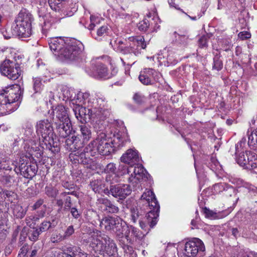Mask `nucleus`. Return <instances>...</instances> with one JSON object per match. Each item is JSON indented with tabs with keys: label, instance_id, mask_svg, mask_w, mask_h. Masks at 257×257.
<instances>
[{
	"label": "nucleus",
	"instance_id": "nucleus-1",
	"mask_svg": "<svg viewBox=\"0 0 257 257\" xmlns=\"http://www.w3.org/2000/svg\"><path fill=\"white\" fill-rule=\"evenodd\" d=\"M141 200L144 202V204L148 206L150 210L147 213L145 216L143 217L142 212L137 208H132L131 220L136 223L139 219L140 226L142 229L146 231L149 225L151 228L154 227L158 222L159 216L160 205L155 194L151 190L146 189L145 192L141 196ZM141 212H142L141 211Z\"/></svg>",
	"mask_w": 257,
	"mask_h": 257
},
{
	"label": "nucleus",
	"instance_id": "nucleus-2",
	"mask_svg": "<svg viewBox=\"0 0 257 257\" xmlns=\"http://www.w3.org/2000/svg\"><path fill=\"white\" fill-rule=\"evenodd\" d=\"M147 173L141 165L135 167L134 172L128 178L130 185L122 184L112 185L110 187L111 194L115 198L123 200L131 194L133 188L134 191L141 190V180L147 178Z\"/></svg>",
	"mask_w": 257,
	"mask_h": 257
},
{
	"label": "nucleus",
	"instance_id": "nucleus-3",
	"mask_svg": "<svg viewBox=\"0 0 257 257\" xmlns=\"http://www.w3.org/2000/svg\"><path fill=\"white\" fill-rule=\"evenodd\" d=\"M113 143L111 138H108L103 133H99L95 140L91 141L84 149V152L80 154L81 163L88 164L89 161V155L94 156L99 153L103 156H108L114 151Z\"/></svg>",
	"mask_w": 257,
	"mask_h": 257
},
{
	"label": "nucleus",
	"instance_id": "nucleus-4",
	"mask_svg": "<svg viewBox=\"0 0 257 257\" xmlns=\"http://www.w3.org/2000/svg\"><path fill=\"white\" fill-rule=\"evenodd\" d=\"M22 90L19 85H13L0 91V111L10 113L19 106Z\"/></svg>",
	"mask_w": 257,
	"mask_h": 257
},
{
	"label": "nucleus",
	"instance_id": "nucleus-5",
	"mask_svg": "<svg viewBox=\"0 0 257 257\" xmlns=\"http://www.w3.org/2000/svg\"><path fill=\"white\" fill-rule=\"evenodd\" d=\"M36 133L39 137V144L43 149L48 150L54 154L60 151L57 142L54 141V131L51 123L48 119L41 120L37 122Z\"/></svg>",
	"mask_w": 257,
	"mask_h": 257
},
{
	"label": "nucleus",
	"instance_id": "nucleus-6",
	"mask_svg": "<svg viewBox=\"0 0 257 257\" xmlns=\"http://www.w3.org/2000/svg\"><path fill=\"white\" fill-rule=\"evenodd\" d=\"M32 15L26 10H21L16 17L13 30L15 34L22 38L29 37L32 34Z\"/></svg>",
	"mask_w": 257,
	"mask_h": 257
},
{
	"label": "nucleus",
	"instance_id": "nucleus-7",
	"mask_svg": "<svg viewBox=\"0 0 257 257\" xmlns=\"http://www.w3.org/2000/svg\"><path fill=\"white\" fill-rule=\"evenodd\" d=\"M82 44L76 42L74 39H67V43L59 57L61 59L73 61L78 57L82 52Z\"/></svg>",
	"mask_w": 257,
	"mask_h": 257
},
{
	"label": "nucleus",
	"instance_id": "nucleus-8",
	"mask_svg": "<svg viewBox=\"0 0 257 257\" xmlns=\"http://www.w3.org/2000/svg\"><path fill=\"white\" fill-rule=\"evenodd\" d=\"M0 72L8 78L15 80L21 76L22 71L19 64L6 59L0 64Z\"/></svg>",
	"mask_w": 257,
	"mask_h": 257
},
{
	"label": "nucleus",
	"instance_id": "nucleus-9",
	"mask_svg": "<svg viewBox=\"0 0 257 257\" xmlns=\"http://www.w3.org/2000/svg\"><path fill=\"white\" fill-rule=\"evenodd\" d=\"M98 104L93 103V105H89L88 108L81 106H78L73 109L75 115L77 119L81 123H85L87 122V118H85V113H88V119L98 118L100 117V114L97 112V108Z\"/></svg>",
	"mask_w": 257,
	"mask_h": 257
},
{
	"label": "nucleus",
	"instance_id": "nucleus-10",
	"mask_svg": "<svg viewBox=\"0 0 257 257\" xmlns=\"http://www.w3.org/2000/svg\"><path fill=\"white\" fill-rule=\"evenodd\" d=\"M205 250L203 242L199 238H194L186 242L182 257H195L198 253Z\"/></svg>",
	"mask_w": 257,
	"mask_h": 257
},
{
	"label": "nucleus",
	"instance_id": "nucleus-11",
	"mask_svg": "<svg viewBox=\"0 0 257 257\" xmlns=\"http://www.w3.org/2000/svg\"><path fill=\"white\" fill-rule=\"evenodd\" d=\"M15 172L18 174L19 172L25 178L32 179L35 176L38 171V167L36 163L29 162L28 160L21 158L19 161V166L15 168Z\"/></svg>",
	"mask_w": 257,
	"mask_h": 257
},
{
	"label": "nucleus",
	"instance_id": "nucleus-12",
	"mask_svg": "<svg viewBox=\"0 0 257 257\" xmlns=\"http://www.w3.org/2000/svg\"><path fill=\"white\" fill-rule=\"evenodd\" d=\"M84 142L81 141L78 136H72L71 138H68L65 141V147L66 149L72 152H74V155L79 157V158H75L78 162L81 163L82 160H85L84 157L81 159L80 154L82 152L80 150L83 147Z\"/></svg>",
	"mask_w": 257,
	"mask_h": 257
},
{
	"label": "nucleus",
	"instance_id": "nucleus-13",
	"mask_svg": "<svg viewBox=\"0 0 257 257\" xmlns=\"http://www.w3.org/2000/svg\"><path fill=\"white\" fill-rule=\"evenodd\" d=\"M120 160L122 162L130 165L127 170L128 173L131 172V169H133V166L136 165L133 170L135 167H138V165L141 166V164L138 163L139 161V157L138 152L136 150L132 149L127 150L126 152L122 155L120 158ZM141 166L144 168L142 165Z\"/></svg>",
	"mask_w": 257,
	"mask_h": 257
},
{
	"label": "nucleus",
	"instance_id": "nucleus-14",
	"mask_svg": "<svg viewBox=\"0 0 257 257\" xmlns=\"http://www.w3.org/2000/svg\"><path fill=\"white\" fill-rule=\"evenodd\" d=\"M70 195H74L76 197H78L77 193L75 191L72 192H62L59 197L56 200V204L60 208H63L64 211H69L72 207V198Z\"/></svg>",
	"mask_w": 257,
	"mask_h": 257
},
{
	"label": "nucleus",
	"instance_id": "nucleus-15",
	"mask_svg": "<svg viewBox=\"0 0 257 257\" xmlns=\"http://www.w3.org/2000/svg\"><path fill=\"white\" fill-rule=\"evenodd\" d=\"M67 39H64L62 37L51 38L49 40V45L50 50L53 53L58 57L60 56L61 50L63 49L67 43Z\"/></svg>",
	"mask_w": 257,
	"mask_h": 257
},
{
	"label": "nucleus",
	"instance_id": "nucleus-16",
	"mask_svg": "<svg viewBox=\"0 0 257 257\" xmlns=\"http://www.w3.org/2000/svg\"><path fill=\"white\" fill-rule=\"evenodd\" d=\"M90 239V247L96 253V256L97 257L98 254L104 255L103 246L104 241L102 239V235L93 234L91 236Z\"/></svg>",
	"mask_w": 257,
	"mask_h": 257
},
{
	"label": "nucleus",
	"instance_id": "nucleus-17",
	"mask_svg": "<svg viewBox=\"0 0 257 257\" xmlns=\"http://www.w3.org/2000/svg\"><path fill=\"white\" fill-rule=\"evenodd\" d=\"M128 42L131 47L133 53L137 56L141 53V50L146 47L145 39L143 36L131 37L128 38Z\"/></svg>",
	"mask_w": 257,
	"mask_h": 257
},
{
	"label": "nucleus",
	"instance_id": "nucleus-18",
	"mask_svg": "<svg viewBox=\"0 0 257 257\" xmlns=\"http://www.w3.org/2000/svg\"><path fill=\"white\" fill-rule=\"evenodd\" d=\"M53 119L55 122L70 121L67 112V109L63 105H58L53 109Z\"/></svg>",
	"mask_w": 257,
	"mask_h": 257
},
{
	"label": "nucleus",
	"instance_id": "nucleus-19",
	"mask_svg": "<svg viewBox=\"0 0 257 257\" xmlns=\"http://www.w3.org/2000/svg\"><path fill=\"white\" fill-rule=\"evenodd\" d=\"M102 239L104 243V254H106L109 256L114 255L117 252V247L113 239L106 234H102Z\"/></svg>",
	"mask_w": 257,
	"mask_h": 257
},
{
	"label": "nucleus",
	"instance_id": "nucleus-20",
	"mask_svg": "<svg viewBox=\"0 0 257 257\" xmlns=\"http://www.w3.org/2000/svg\"><path fill=\"white\" fill-rule=\"evenodd\" d=\"M55 124L56 131L61 138H66L71 134L73 128L71 121H55Z\"/></svg>",
	"mask_w": 257,
	"mask_h": 257
},
{
	"label": "nucleus",
	"instance_id": "nucleus-21",
	"mask_svg": "<svg viewBox=\"0 0 257 257\" xmlns=\"http://www.w3.org/2000/svg\"><path fill=\"white\" fill-rule=\"evenodd\" d=\"M121 220L118 217H105L100 221V226L101 227H104L106 230L113 231L115 226L121 222Z\"/></svg>",
	"mask_w": 257,
	"mask_h": 257
},
{
	"label": "nucleus",
	"instance_id": "nucleus-22",
	"mask_svg": "<svg viewBox=\"0 0 257 257\" xmlns=\"http://www.w3.org/2000/svg\"><path fill=\"white\" fill-rule=\"evenodd\" d=\"M110 44L113 48L114 50L122 54H125L133 53L132 48L130 46L128 39L125 40L124 42L120 40H116L114 42L113 44L112 42H110Z\"/></svg>",
	"mask_w": 257,
	"mask_h": 257
},
{
	"label": "nucleus",
	"instance_id": "nucleus-23",
	"mask_svg": "<svg viewBox=\"0 0 257 257\" xmlns=\"http://www.w3.org/2000/svg\"><path fill=\"white\" fill-rule=\"evenodd\" d=\"M130 141L126 131L119 132L114 137L112 140L113 149H120L123 147L125 143Z\"/></svg>",
	"mask_w": 257,
	"mask_h": 257
},
{
	"label": "nucleus",
	"instance_id": "nucleus-24",
	"mask_svg": "<svg viewBox=\"0 0 257 257\" xmlns=\"http://www.w3.org/2000/svg\"><path fill=\"white\" fill-rule=\"evenodd\" d=\"M156 72L153 69L146 68L142 72L139 77L140 81L144 85H151L153 83L152 77Z\"/></svg>",
	"mask_w": 257,
	"mask_h": 257
},
{
	"label": "nucleus",
	"instance_id": "nucleus-25",
	"mask_svg": "<svg viewBox=\"0 0 257 257\" xmlns=\"http://www.w3.org/2000/svg\"><path fill=\"white\" fill-rule=\"evenodd\" d=\"M48 3L51 8L55 12L61 11L64 16H71L73 14L70 12H66L64 6V2L59 0H48Z\"/></svg>",
	"mask_w": 257,
	"mask_h": 257
},
{
	"label": "nucleus",
	"instance_id": "nucleus-26",
	"mask_svg": "<svg viewBox=\"0 0 257 257\" xmlns=\"http://www.w3.org/2000/svg\"><path fill=\"white\" fill-rule=\"evenodd\" d=\"M175 42L178 46L186 47L189 41V37L187 35V32L184 31L183 33L179 31L178 33L174 32Z\"/></svg>",
	"mask_w": 257,
	"mask_h": 257
},
{
	"label": "nucleus",
	"instance_id": "nucleus-27",
	"mask_svg": "<svg viewBox=\"0 0 257 257\" xmlns=\"http://www.w3.org/2000/svg\"><path fill=\"white\" fill-rule=\"evenodd\" d=\"M79 127L83 141L84 142L88 141L92 137L91 127L85 123L79 125Z\"/></svg>",
	"mask_w": 257,
	"mask_h": 257
},
{
	"label": "nucleus",
	"instance_id": "nucleus-28",
	"mask_svg": "<svg viewBox=\"0 0 257 257\" xmlns=\"http://www.w3.org/2000/svg\"><path fill=\"white\" fill-rule=\"evenodd\" d=\"M113 231L114 232L116 237H120V236L124 235V232L130 233L129 226H127L126 223L121 220V222L115 226V228Z\"/></svg>",
	"mask_w": 257,
	"mask_h": 257
},
{
	"label": "nucleus",
	"instance_id": "nucleus-29",
	"mask_svg": "<svg viewBox=\"0 0 257 257\" xmlns=\"http://www.w3.org/2000/svg\"><path fill=\"white\" fill-rule=\"evenodd\" d=\"M246 158L248 159V165L246 169H252L257 167V155L252 152L246 153Z\"/></svg>",
	"mask_w": 257,
	"mask_h": 257
},
{
	"label": "nucleus",
	"instance_id": "nucleus-30",
	"mask_svg": "<svg viewBox=\"0 0 257 257\" xmlns=\"http://www.w3.org/2000/svg\"><path fill=\"white\" fill-rule=\"evenodd\" d=\"M96 71L100 78L107 79L110 77L108 68L104 64H98L96 67Z\"/></svg>",
	"mask_w": 257,
	"mask_h": 257
},
{
	"label": "nucleus",
	"instance_id": "nucleus-31",
	"mask_svg": "<svg viewBox=\"0 0 257 257\" xmlns=\"http://www.w3.org/2000/svg\"><path fill=\"white\" fill-rule=\"evenodd\" d=\"M90 186L95 193L100 194L102 192L104 185L100 180H95L90 182Z\"/></svg>",
	"mask_w": 257,
	"mask_h": 257
},
{
	"label": "nucleus",
	"instance_id": "nucleus-32",
	"mask_svg": "<svg viewBox=\"0 0 257 257\" xmlns=\"http://www.w3.org/2000/svg\"><path fill=\"white\" fill-rule=\"evenodd\" d=\"M45 211H43L41 216L30 215L25 218L26 223L31 228H34L36 222L38 221L40 217H43L45 214Z\"/></svg>",
	"mask_w": 257,
	"mask_h": 257
},
{
	"label": "nucleus",
	"instance_id": "nucleus-33",
	"mask_svg": "<svg viewBox=\"0 0 257 257\" xmlns=\"http://www.w3.org/2000/svg\"><path fill=\"white\" fill-rule=\"evenodd\" d=\"M223 62L221 59L220 53H216L213 58L212 69L217 71H220L223 68Z\"/></svg>",
	"mask_w": 257,
	"mask_h": 257
},
{
	"label": "nucleus",
	"instance_id": "nucleus-34",
	"mask_svg": "<svg viewBox=\"0 0 257 257\" xmlns=\"http://www.w3.org/2000/svg\"><path fill=\"white\" fill-rule=\"evenodd\" d=\"M105 98L104 97H98L96 98V101H93L92 102V104L91 105H93V103H96V104H98V107L97 108V112L100 114V117L99 118H101V114H103L104 112H105V110L104 108L105 105Z\"/></svg>",
	"mask_w": 257,
	"mask_h": 257
},
{
	"label": "nucleus",
	"instance_id": "nucleus-35",
	"mask_svg": "<svg viewBox=\"0 0 257 257\" xmlns=\"http://www.w3.org/2000/svg\"><path fill=\"white\" fill-rule=\"evenodd\" d=\"M27 210L19 205H14L13 209V214L18 218H23L26 214Z\"/></svg>",
	"mask_w": 257,
	"mask_h": 257
},
{
	"label": "nucleus",
	"instance_id": "nucleus-36",
	"mask_svg": "<svg viewBox=\"0 0 257 257\" xmlns=\"http://www.w3.org/2000/svg\"><path fill=\"white\" fill-rule=\"evenodd\" d=\"M249 151H245L243 152L242 154L240 153L238 156H236L237 163L241 166L243 167L246 169L247 165H248V159L246 158V153Z\"/></svg>",
	"mask_w": 257,
	"mask_h": 257
},
{
	"label": "nucleus",
	"instance_id": "nucleus-37",
	"mask_svg": "<svg viewBox=\"0 0 257 257\" xmlns=\"http://www.w3.org/2000/svg\"><path fill=\"white\" fill-rule=\"evenodd\" d=\"M130 232L138 239L141 240L145 236L146 234L143 232L140 231L138 228L135 227L133 225L129 226Z\"/></svg>",
	"mask_w": 257,
	"mask_h": 257
},
{
	"label": "nucleus",
	"instance_id": "nucleus-38",
	"mask_svg": "<svg viewBox=\"0 0 257 257\" xmlns=\"http://www.w3.org/2000/svg\"><path fill=\"white\" fill-rule=\"evenodd\" d=\"M133 98L135 102L138 105L144 104L147 100V98L140 92L135 93Z\"/></svg>",
	"mask_w": 257,
	"mask_h": 257
},
{
	"label": "nucleus",
	"instance_id": "nucleus-39",
	"mask_svg": "<svg viewBox=\"0 0 257 257\" xmlns=\"http://www.w3.org/2000/svg\"><path fill=\"white\" fill-rule=\"evenodd\" d=\"M116 239L122 248L127 245L128 242L131 241L128 232H125L124 235H122V236H120V237H116Z\"/></svg>",
	"mask_w": 257,
	"mask_h": 257
},
{
	"label": "nucleus",
	"instance_id": "nucleus-40",
	"mask_svg": "<svg viewBox=\"0 0 257 257\" xmlns=\"http://www.w3.org/2000/svg\"><path fill=\"white\" fill-rule=\"evenodd\" d=\"M43 86L42 79L40 77L33 78V89L35 93L40 92Z\"/></svg>",
	"mask_w": 257,
	"mask_h": 257
},
{
	"label": "nucleus",
	"instance_id": "nucleus-41",
	"mask_svg": "<svg viewBox=\"0 0 257 257\" xmlns=\"http://www.w3.org/2000/svg\"><path fill=\"white\" fill-rule=\"evenodd\" d=\"M227 184L225 183H219L215 184L213 186L214 193L216 194H219L223 193L225 188L227 187Z\"/></svg>",
	"mask_w": 257,
	"mask_h": 257
},
{
	"label": "nucleus",
	"instance_id": "nucleus-42",
	"mask_svg": "<svg viewBox=\"0 0 257 257\" xmlns=\"http://www.w3.org/2000/svg\"><path fill=\"white\" fill-rule=\"evenodd\" d=\"M45 192L47 196L52 198H56L58 193V190L52 186H46Z\"/></svg>",
	"mask_w": 257,
	"mask_h": 257
},
{
	"label": "nucleus",
	"instance_id": "nucleus-43",
	"mask_svg": "<svg viewBox=\"0 0 257 257\" xmlns=\"http://www.w3.org/2000/svg\"><path fill=\"white\" fill-rule=\"evenodd\" d=\"M33 229V230L29 231L28 236L30 240L36 241L38 239L39 236L41 233L37 228Z\"/></svg>",
	"mask_w": 257,
	"mask_h": 257
},
{
	"label": "nucleus",
	"instance_id": "nucleus-44",
	"mask_svg": "<svg viewBox=\"0 0 257 257\" xmlns=\"http://www.w3.org/2000/svg\"><path fill=\"white\" fill-rule=\"evenodd\" d=\"M103 210L108 213H117L119 211V208L110 202L109 204H108L105 208H103Z\"/></svg>",
	"mask_w": 257,
	"mask_h": 257
},
{
	"label": "nucleus",
	"instance_id": "nucleus-45",
	"mask_svg": "<svg viewBox=\"0 0 257 257\" xmlns=\"http://www.w3.org/2000/svg\"><path fill=\"white\" fill-rule=\"evenodd\" d=\"M51 23L49 21L47 17L46 16V19H44V22L42 26V32L44 35H46L48 31L51 27Z\"/></svg>",
	"mask_w": 257,
	"mask_h": 257
},
{
	"label": "nucleus",
	"instance_id": "nucleus-46",
	"mask_svg": "<svg viewBox=\"0 0 257 257\" xmlns=\"http://www.w3.org/2000/svg\"><path fill=\"white\" fill-rule=\"evenodd\" d=\"M245 140H241L235 145V155L236 156H238L240 153L242 154L244 152L243 146L245 144Z\"/></svg>",
	"mask_w": 257,
	"mask_h": 257
},
{
	"label": "nucleus",
	"instance_id": "nucleus-47",
	"mask_svg": "<svg viewBox=\"0 0 257 257\" xmlns=\"http://www.w3.org/2000/svg\"><path fill=\"white\" fill-rule=\"evenodd\" d=\"M116 168L114 163H109L104 169V172L107 174H115Z\"/></svg>",
	"mask_w": 257,
	"mask_h": 257
},
{
	"label": "nucleus",
	"instance_id": "nucleus-48",
	"mask_svg": "<svg viewBox=\"0 0 257 257\" xmlns=\"http://www.w3.org/2000/svg\"><path fill=\"white\" fill-rule=\"evenodd\" d=\"M110 201L105 198H99L97 200V204L98 205H100V207L103 210V208H105L108 204H109V202Z\"/></svg>",
	"mask_w": 257,
	"mask_h": 257
},
{
	"label": "nucleus",
	"instance_id": "nucleus-49",
	"mask_svg": "<svg viewBox=\"0 0 257 257\" xmlns=\"http://www.w3.org/2000/svg\"><path fill=\"white\" fill-rule=\"evenodd\" d=\"M138 28L141 31H146L149 27V21L147 20H144L138 24Z\"/></svg>",
	"mask_w": 257,
	"mask_h": 257
},
{
	"label": "nucleus",
	"instance_id": "nucleus-50",
	"mask_svg": "<svg viewBox=\"0 0 257 257\" xmlns=\"http://www.w3.org/2000/svg\"><path fill=\"white\" fill-rule=\"evenodd\" d=\"M50 226L51 225L49 224V221H44L41 223L40 226L37 228L41 232V233H42L51 228Z\"/></svg>",
	"mask_w": 257,
	"mask_h": 257
},
{
	"label": "nucleus",
	"instance_id": "nucleus-51",
	"mask_svg": "<svg viewBox=\"0 0 257 257\" xmlns=\"http://www.w3.org/2000/svg\"><path fill=\"white\" fill-rule=\"evenodd\" d=\"M209 167L212 171H215L218 169L220 166L219 163L216 159L212 158L209 163Z\"/></svg>",
	"mask_w": 257,
	"mask_h": 257
},
{
	"label": "nucleus",
	"instance_id": "nucleus-52",
	"mask_svg": "<svg viewBox=\"0 0 257 257\" xmlns=\"http://www.w3.org/2000/svg\"><path fill=\"white\" fill-rule=\"evenodd\" d=\"M64 239L63 236L60 234L54 233L50 238L51 241L53 243H57Z\"/></svg>",
	"mask_w": 257,
	"mask_h": 257
},
{
	"label": "nucleus",
	"instance_id": "nucleus-53",
	"mask_svg": "<svg viewBox=\"0 0 257 257\" xmlns=\"http://www.w3.org/2000/svg\"><path fill=\"white\" fill-rule=\"evenodd\" d=\"M107 30L108 28L106 26H102L100 27L97 31V37H95V39H98V37L104 36L106 34Z\"/></svg>",
	"mask_w": 257,
	"mask_h": 257
},
{
	"label": "nucleus",
	"instance_id": "nucleus-54",
	"mask_svg": "<svg viewBox=\"0 0 257 257\" xmlns=\"http://www.w3.org/2000/svg\"><path fill=\"white\" fill-rule=\"evenodd\" d=\"M77 249H78V247L70 246L67 247L65 250L67 253L69 257H74V255H75V252L78 251Z\"/></svg>",
	"mask_w": 257,
	"mask_h": 257
},
{
	"label": "nucleus",
	"instance_id": "nucleus-55",
	"mask_svg": "<svg viewBox=\"0 0 257 257\" xmlns=\"http://www.w3.org/2000/svg\"><path fill=\"white\" fill-rule=\"evenodd\" d=\"M235 190L231 186L227 185V187L225 188L223 194L226 197L231 196L235 194Z\"/></svg>",
	"mask_w": 257,
	"mask_h": 257
},
{
	"label": "nucleus",
	"instance_id": "nucleus-56",
	"mask_svg": "<svg viewBox=\"0 0 257 257\" xmlns=\"http://www.w3.org/2000/svg\"><path fill=\"white\" fill-rule=\"evenodd\" d=\"M12 177L10 175H5L1 177L0 181L4 185H10L12 183Z\"/></svg>",
	"mask_w": 257,
	"mask_h": 257
},
{
	"label": "nucleus",
	"instance_id": "nucleus-57",
	"mask_svg": "<svg viewBox=\"0 0 257 257\" xmlns=\"http://www.w3.org/2000/svg\"><path fill=\"white\" fill-rule=\"evenodd\" d=\"M33 129L32 125H30V126L27 127L25 131L24 135L27 137L28 139H30L31 140L33 138Z\"/></svg>",
	"mask_w": 257,
	"mask_h": 257
},
{
	"label": "nucleus",
	"instance_id": "nucleus-58",
	"mask_svg": "<svg viewBox=\"0 0 257 257\" xmlns=\"http://www.w3.org/2000/svg\"><path fill=\"white\" fill-rule=\"evenodd\" d=\"M208 38L205 36H201L198 40V45L200 48H204L207 46Z\"/></svg>",
	"mask_w": 257,
	"mask_h": 257
},
{
	"label": "nucleus",
	"instance_id": "nucleus-59",
	"mask_svg": "<svg viewBox=\"0 0 257 257\" xmlns=\"http://www.w3.org/2000/svg\"><path fill=\"white\" fill-rule=\"evenodd\" d=\"M203 211L206 217L213 219L215 218V217H216V213L214 212L212 210H210L206 208H205Z\"/></svg>",
	"mask_w": 257,
	"mask_h": 257
},
{
	"label": "nucleus",
	"instance_id": "nucleus-60",
	"mask_svg": "<svg viewBox=\"0 0 257 257\" xmlns=\"http://www.w3.org/2000/svg\"><path fill=\"white\" fill-rule=\"evenodd\" d=\"M122 248L125 253L132 255L133 257H136V254L134 253V250L132 246L127 244L124 246Z\"/></svg>",
	"mask_w": 257,
	"mask_h": 257
},
{
	"label": "nucleus",
	"instance_id": "nucleus-61",
	"mask_svg": "<svg viewBox=\"0 0 257 257\" xmlns=\"http://www.w3.org/2000/svg\"><path fill=\"white\" fill-rule=\"evenodd\" d=\"M70 211L72 216L75 219H78L80 217L81 213L75 207H71L69 210Z\"/></svg>",
	"mask_w": 257,
	"mask_h": 257
},
{
	"label": "nucleus",
	"instance_id": "nucleus-62",
	"mask_svg": "<svg viewBox=\"0 0 257 257\" xmlns=\"http://www.w3.org/2000/svg\"><path fill=\"white\" fill-rule=\"evenodd\" d=\"M74 232V229L72 225L69 226L65 231L63 237L64 239L71 236Z\"/></svg>",
	"mask_w": 257,
	"mask_h": 257
},
{
	"label": "nucleus",
	"instance_id": "nucleus-63",
	"mask_svg": "<svg viewBox=\"0 0 257 257\" xmlns=\"http://www.w3.org/2000/svg\"><path fill=\"white\" fill-rule=\"evenodd\" d=\"M238 36L240 39L245 40L249 38L251 36V35L249 33L246 31H244L240 32Z\"/></svg>",
	"mask_w": 257,
	"mask_h": 257
},
{
	"label": "nucleus",
	"instance_id": "nucleus-64",
	"mask_svg": "<svg viewBox=\"0 0 257 257\" xmlns=\"http://www.w3.org/2000/svg\"><path fill=\"white\" fill-rule=\"evenodd\" d=\"M10 162L6 163V162L0 161V168L6 170H11L12 168L9 165Z\"/></svg>",
	"mask_w": 257,
	"mask_h": 257
}]
</instances>
